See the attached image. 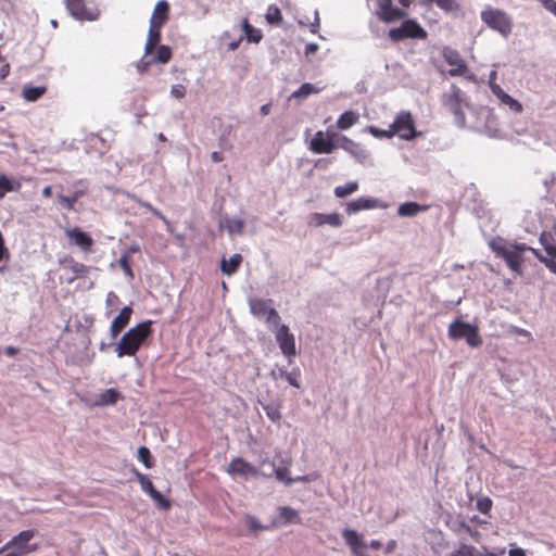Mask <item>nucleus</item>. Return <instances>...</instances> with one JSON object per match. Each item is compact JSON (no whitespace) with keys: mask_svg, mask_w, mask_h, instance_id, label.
I'll use <instances>...</instances> for the list:
<instances>
[{"mask_svg":"<svg viewBox=\"0 0 556 556\" xmlns=\"http://www.w3.org/2000/svg\"><path fill=\"white\" fill-rule=\"evenodd\" d=\"M20 188V181L10 179L4 174H0V199H3L9 192L17 191Z\"/></svg>","mask_w":556,"mask_h":556,"instance_id":"28","label":"nucleus"},{"mask_svg":"<svg viewBox=\"0 0 556 556\" xmlns=\"http://www.w3.org/2000/svg\"><path fill=\"white\" fill-rule=\"evenodd\" d=\"M388 37L393 42H399L405 39H420L425 40L428 37L426 29L416 20H406L399 27L391 28L388 31Z\"/></svg>","mask_w":556,"mask_h":556,"instance_id":"6","label":"nucleus"},{"mask_svg":"<svg viewBox=\"0 0 556 556\" xmlns=\"http://www.w3.org/2000/svg\"><path fill=\"white\" fill-rule=\"evenodd\" d=\"M47 91L45 86H25L23 88V97L27 101H37L41 98Z\"/></svg>","mask_w":556,"mask_h":556,"instance_id":"32","label":"nucleus"},{"mask_svg":"<svg viewBox=\"0 0 556 556\" xmlns=\"http://www.w3.org/2000/svg\"><path fill=\"white\" fill-rule=\"evenodd\" d=\"M117 301H118V296L112 291L109 292V294L106 296L108 304H112L113 302H117Z\"/></svg>","mask_w":556,"mask_h":556,"instance_id":"59","label":"nucleus"},{"mask_svg":"<svg viewBox=\"0 0 556 556\" xmlns=\"http://www.w3.org/2000/svg\"><path fill=\"white\" fill-rule=\"evenodd\" d=\"M476 548L471 545L462 544L451 556H475Z\"/></svg>","mask_w":556,"mask_h":556,"instance_id":"46","label":"nucleus"},{"mask_svg":"<svg viewBox=\"0 0 556 556\" xmlns=\"http://www.w3.org/2000/svg\"><path fill=\"white\" fill-rule=\"evenodd\" d=\"M9 72H10V64L0 54V79L7 77L9 75Z\"/></svg>","mask_w":556,"mask_h":556,"instance_id":"52","label":"nucleus"},{"mask_svg":"<svg viewBox=\"0 0 556 556\" xmlns=\"http://www.w3.org/2000/svg\"><path fill=\"white\" fill-rule=\"evenodd\" d=\"M71 269L72 271L76 275V276H85L89 273V269H88V266H86L85 264L83 263H74L72 266H71Z\"/></svg>","mask_w":556,"mask_h":556,"instance_id":"51","label":"nucleus"},{"mask_svg":"<svg viewBox=\"0 0 556 556\" xmlns=\"http://www.w3.org/2000/svg\"><path fill=\"white\" fill-rule=\"evenodd\" d=\"M319 28H320V20H319V16H318V12H315V20L314 22L309 25V31L314 35L318 34L319 33Z\"/></svg>","mask_w":556,"mask_h":556,"instance_id":"54","label":"nucleus"},{"mask_svg":"<svg viewBox=\"0 0 556 556\" xmlns=\"http://www.w3.org/2000/svg\"><path fill=\"white\" fill-rule=\"evenodd\" d=\"M247 525L249 527V529L253 532H256V531H260V530H264L266 529L264 526L261 525V522L253 516H248L247 517Z\"/></svg>","mask_w":556,"mask_h":556,"instance_id":"49","label":"nucleus"},{"mask_svg":"<svg viewBox=\"0 0 556 556\" xmlns=\"http://www.w3.org/2000/svg\"><path fill=\"white\" fill-rule=\"evenodd\" d=\"M275 338L286 357L291 358L296 355L295 339L287 325L278 326Z\"/></svg>","mask_w":556,"mask_h":556,"instance_id":"11","label":"nucleus"},{"mask_svg":"<svg viewBox=\"0 0 556 556\" xmlns=\"http://www.w3.org/2000/svg\"><path fill=\"white\" fill-rule=\"evenodd\" d=\"M369 132L371 135H374L376 138H392L393 137L390 126L388 129H380L378 127L370 126Z\"/></svg>","mask_w":556,"mask_h":556,"instance_id":"47","label":"nucleus"},{"mask_svg":"<svg viewBox=\"0 0 556 556\" xmlns=\"http://www.w3.org/2000/svg\"><path fill=\"white\" fill-rule=\"evenodd\" d=\"M281 377H283L291 386L295 387V388H300V382H299V371H293V372H287V371H281Z\"/></svg>","mask_w":556,"mask_h":556,"instance_id":"48","label":"nucleus"},{"mask_svg":"<svg viewBox=\"0 0 556 556\" xmlns=\"http://www.w3.org/2000/svg\"><path fill=\"white\" fill-rule=\"evenodd\" d=\"M358 119V115L354 113L353 111H346L342 113L338 121H337V127L341 130H346L351 128Z\"/></svg>","mask_w":556,"mask_h":556,"instance_id":"30","label":"nucleus"},{"mask_svg":"<svg viewBox=\"0 0 556 556\" xmlns=\"http://www.w3.org/2000/svg\"><path fill=\"white\" fill-rule=\"evenodd\" d=\"M153 54L154 55L152 58V62L160 63V64L168 63L173 56L170 47L165 46V45H161V46L159 45L155 48Z\"/></svg>","mask_w":556,"mask_h":556,"instance_id":"29","label":"nucleus"},{"mask_svg":"<svg viewBox=\"0 0 556 556\" xmlns=\"http://www.w3.org/2000/svg\"><path fill=\"white\" fill-rule=\"evenodd\" d=\"M169 18V4L166 0L156 2L150 18V24L163 27Z\"/></svg>","mask_w":556,"mask_h":556,"instance_id":"19","label":"nucleus"},{"mask_svg":"<svg viewBox=\"0 0 556 556\" xmlns=\"http://www.w3.org/2000/svg\"><path fill=\"white\" fill-rule=\"evenodd\" d=\"M442 56L444 61L451 66L448 70V75L456 76H466L468 79H473L472 75H468L469 68L466 64L465 60L462 58L460 53L452 49L450 47H445L442 50Z\"/></svg>","mask_w":556,"mask_h":556,"instance_id":"8","label":"nucleus"},{"mask_svg":"<svg viewBox=\"0 0 556 556\" xmlns=\"http://www.w3.org/2000/svg\"><path fill=\"white\" fill-rule=\"evenodd\" d=\"M338 147L356 157L365 156V151L361 148V146L344 135H338L337 148Z\"/></svg>","mask_w":556,"mask_h":556,"instance_id":"23","label":"nucleus"},{"mask_svg":"<svg viewBox=\"0 0 556 556\" xmlns=\"http://www.w3.org/2000/svg\"><path fill=\"white\" fill-rule=\"evenodd\" d=\"M444 105L456 116H462V91L458 87L452 86L451 92L445 96Z\"/></svg>","mask_w":556,"mask_h":556,"instance_id":"20","label":"nucleus"},{"mask_svg":"<svg viewBox=\"0 0 556 556\" xmlns=\"http://www.w3.org/2000/svg\"><path fill=\"white\" fill-rule=\"evenodd\" d=\"M542 5L556 16V0H540Z\"/></svg>","mask_w":556,"mask_h":556,"instance_id":"53","label":"nucleus"},{"mask_svg":"<svg viewBox=\"0 0 556 556\" xmlns=\"http://www.w3.org/2000/svg\"><path fill=\"white\" fill-rule=\"evenodd\" d=\"M243 257L241 254L236 253L230 258L223 257L220 261V270L224 275L231 276L239 269Z\"/></svg>","mask_w":556,"mask_h":556,"instance_id":"25","label":"nucleus"},{"mask_svg":"<svg viewBox=\"0 0 556 556\" xmlns=\"http://www.w3.org/2000/svg\"><path fill=\"white\" fill-rule=\"evenodd\" d=\"M482 22L493 30L498 31L504 37L510 35L513 21L509 15L498 9L486 8L481 12Z\"/></svg>","mask_w":556,"mask_h":556,"instance_id":"4","label":"nucleus"},{"mask_svg":"<svg viewBox=\"0 0 556 556\" xmlns=\"http://www.w3.org/2000/svg\"><path fill=\"white\" fill-rule=\"evenodd\" d=\"M119 393L115 389H108L101 394V404H114L118 400Z\"/></svg>","mask_w":556,"mask_h":556,"instance_id":"42","label":"nucleus"},{"mask_svg":"<svg viewBox=\"0 0 556 556\" xmlns=\"http://www.w3.org/2000/svg\"><path fill=\"white\" fill-rule=\"evenodd\" d=\"M70 14L77 20L92 21L97 14L86 7L85 0H65Z\"/></svg>","mask_w":556,"mask_h":556,"instance_id":"16","label":"nucleus"},{"mask_svg":"<svg viewBox=\"0 0 556 556\" xmlns=\"http://www.w3.org/2000/svg\"><path fill=\"white\" fill-rule=\"evenodd\" d=\"M132 315V308L125 306L121 309L119 314L113 319L110 328L111 337L116 338L123 329L129 324Z\"/></svg>","mask_w":556,"mask_h":556,"instance_id":"18","label":"nucleus"},{"mask_svg":"<svg viewBox=\"0 0 556 556\" xmlns=\"http://www.w3.org/2000/svg\"><path fill=\"white\" fill-rule=\"evenodd\" d=\"M358 190V184L356 181H349L343 186H337L333 193L337 198H345Z\"/></svg>","mask_w":556,"mask_h":556,"instance_id":"38","label":"nucleus"},{"mask_svg":"<svg viewBox=\"0 0 556 556\" xmlns=\"http://www.w3.org/2000/svg\"><path fill=\"white\" fill-rule=\"evenodd\" d=\"M491 90L494 93V96L497 97V99L509 106L510 110H513L516 113H520L522 111V105L519 101L515 100L513 97L507 94L501 86L497 84H491Z\"/></svg>","mask_w":556,"mask_h":556,"instance_id":"22","label":"nucleus"},{"mask_svg":"<svg viewBox=\"0 0 556 556\" xmlns=\"http://www.w3.org/2000/svg\"><path fill=\"white\" fill-rule=\"evenodd\" d=\"M132 473L140 483V486L143 492L149 494L150 496L156 492L157 490L154 488L153 482L143 473H141L138 469L132 468Z\"/></svg>","mask_w":556,"mask_h":556,"instance_id":"31","label":"nucleus"},{"mask_svg":"<svg viewBox=\"0 0 556 556\" xmlns=\"http://www.w3.org/2000/svg\"><path fill=\"white\" fill-rule=\"evenodd\" d=\"M225 228L230 235H241L244 229V222L241 218H227L225 220Z\"/></svg>","mask_w":556,"mask_h":556,"instance_id":"37","label":"nucleus"},{"mask_svg":"<svg viewBox=\"0 0 556 556\" xmlns=\"http://www.w3.org/2000/svg\"><path fill=\"white\" fill-rule=\"evenodd\" d=\"M5 353L10 356H13L17 353V349L13 348V346H8L5 349Z\"/></svg>","mask_w":556,"mask_h":556,"instance_id":"63","label":"nucleus"},{"mask_svg":"<svg viewBox=\"0 0 556 556\" xmlns=\"http://www.w3.org/2000/svg\"><path fill=\"white\" fill-rule=\"evenodd\" d=\"M35 535L36 531L31 529L21 531L0 547V556H27L36 552L38 545L30 543Z\"/></svg>","mask_w":556,"mask_h":556,"instance_id":"3","label":"nucleus"},{"mask_svg":"<svg viewBox=\"0 0 556 556\" xmlns=\"http://www.w3.org/2000/svg\"><path fill=\"white\" fill-rule=\"evenodd\" d=\"M427 208L428 205H420L416 202H405L399 206L397 214L401 216H415Z\"/></svg>","mask_w":556,"mask_h":556,"instance_id":"26","label":"nucleus"},{"mask_svg":"<svg viewBox=\"0 0 556 556\" xmlns=\"http://www.w3.org/2000/svg\"><path fill=\"white\" fill-rule=\"evenodd\" d=\"M137 456H138V459L147 467V468H152L153 467V459H152V455H151V452L148 447L146 446H140L138 448V453H137Z\"/></svg>","mask_w":556,"mask_h":556,"instance_id":"41","label":"nucleus"},{"mask_svg":"<svg viewBox=\"0 0 556 556\" xmlns=\"http://www.w3.org/2000/svg\"><path fill=\"white\" fill-rule=\"evenodd\" d=\"M139 250L140 248L138 244H131L125 253H127L130 256V254L137 253L139 252Z\"/></svg>","mask_w":556,"mask_h":556,"instance_id":"61","label":"nucleus"},{"mask_svg":"<svg viewBox=\"0 0 556 556\" xmlns=\"http://www.w3.org/2000/svg\"><path fill=\"white\" fill-rule=\"evenodd\" d=\"M320 90L321 88L315 87L313 84L304 83L292 93V98H305L312 93H318Z\"/></svg>","mask_w":556,"mask_h":556,"instance_id":"40","label":"nucleus"},{"mask_svg":"<svg viewBox=\"0 0 556 556\" xmlns=\"http://www.w3.org/2000/svg\"><path fill=\"white\" fill-rule=\"evenodd\" d=\"M83 191H75L72 195L68 197L59 194L58 201L63 207L67 208L68 211H72L74 210L75 203L79 200L80 197H83Z\"/></svg>","mask_w":556,"mask_h":556,"instance_id":"36","label":"nucleus"},{"mask_svg":"<svg viewBox=\"0 0 556 556\" xmlns=\"http://www.w3.org/2000/svg\"><path fill=\"white\" fill-rule=\"evenodd\" d=\"M42 195L45 198H50L52 195V187L51 186H46L42 190Z\"/></svg>","mask_w":556,"mask_h":556,"instance_id":"62","label":"nucleus"},{"mask_svg":"<svg viewBox=\"0 0 556 556\" xmlns=\"http://www.w3.org/2000/svg\"><path fill=\"white\" fill-rule=\"evenodd\" d=\"M66 238L71 244L79 247L84 252H90L93 245L92 237L78 227L67 228Z\"/></svg>","mask_w":556,"mask_h":556,"instance_id":"14","label":"nucleus"},{"mask_svg":"<svg viewBox=\"0 0 556 556\" xmlns=\"http://www.w3.org/2000/svg\"><path fill=\"white\" fill-rule=\"evenodd\" d=\"M289 471L285 467H279L275 469V476L277 480L285 482L286 485H291L293 482H308L309 479L307 477H296V478H290L288 476Z\"/></svg>","mask_w":556,"mask_h":556,"instance_id":"33","label":"nucleus"},{"mask_svg":"<svg viewBox=\"0 0 556 556\" xmlns=\"http://www.w3.org/2000/svg\"><path fill=\"white\" fill-rule=\"evenodd\" d=\"M242 27L244 30V34L247 36L248 41L258 43L263 37L262 31L255 27H253L248 18H244L242 21Z\"/></svg>","mask_w":556,"mask_h":556,"instance_id":"34","label":"nucleus"},{"mask_svg":"<svg viewBox=\"0 0 556 556\" xmlns=\"http://www.w3.org/2000/svg\"><path fill=\"white\" fill-rule=\"evenodd\" d=\"M462 528H463V529H464L468 534H470L471 536H477V535H478V532H477V531H473V530L471 529V527H470V526H468V525H466V523H463V525H462Z\"/></svg>","mask_w":556,"mask_h":556,"instance_id":"60","label":"nucleus"},{"mask_svg":"<svg viewBox=\"0 0 556 556\" xmlns=\"http://www.w3.org/2000/svg\"><path fill=\"white\" fill-rule=\"evenodd\" d=\"M489 245L496 257L504 260L507 267L519 275L522 274V264L528 252L539 256V251L526 243L511 242L502 237L493 238Z\"/></svg>","mask_w":556,"mask_h":556,"instance_id":"1","label":"nucleus"},{"mask_svg":"<svg viewBox=\"0 0 556 556\" xmlns=\"http://www.w3.org/2000/svg\"><path fill=\"white\" fill-rule=\"evenodd\" d=\"M150 497L160 509L168 510L172 506L169 500L163 496L159 491L154 492Z\"/></svg>","mask_w":556,"mask_h":556,"instance_id":"43","label":"nucleus"},{"mask_svg":"<svg viewBox=\"0 0 556 556\" xmlns=\"http://www.w3.org/2000/svg\"><path fill=\"white\" fill-rule=\"evenodd\" d=\"M269 110H270V105L269 104H264L261 106V114L262 115H267L269 113Z\"/></svg>","mask_w":556,"mask_h":556,"instance_id":"64","label":"nucleus"},{"mask_svg":"<svg viewBox=\"0 0 556 556\" xmlns=\"http://www.w3.org/2000/svg\"><path fill=\"white\" fill-rule=\"evenodd\" d=\"M553 236L548 232H542L540 236V243L543 245L547 256L544 257L540 252L539 256H536L541 262H543L546 267L556 274V245L553 243Z\"/></svg>","mask_w":556,"mask_h":556,"instance_id":"12","label":"nucleus"},{"mask_svg":"<svg viewBox=\"0 0 556 556\" xmlns=\"http://www.w3.org/2000/svg\"><path fill=\"white\" fill-rule=\"evenodd\" d=\"M261 405L266 413V416L273 422H279L281 419V403L280 402H270V403H262Z\"/></svg>","mask_w":556,"mask_h":556,"instance_id":"27","label":"nucleus"},{"mask_svg":"<svg viewBox=\"0 0 556 556\" xmlns=\"http://www.w3.org/2000/svg\"><path fill=\"white\" fill-rule=\"evenodd\" d=\"M152 320H144L126 331L115 348L118 357L135 356L152 334Z\"/></svg>","mask_w":556,"mask_h":556,"instance_id":"2","label":"nucleus"},{"mask_svg":"<svg viewBox=\"0 0 556 556\" xmlns=\"http://www.w3.org/2000/svg\"><path fill=\"white\" fill-rule=\"evenodd\" d=\"M448 337L453 340L465 339L471 348H478L483 343L478 327L460 319H456L448 326Z\"/></svg>","mask_w":556,"mask_h":556,"instance_id":"5","label":"nucleus"},{"mask_svg":"<svg viewBox=\"0 0 556 556\" xmlns=\"http://www.w3.org/2000/svg\"><path fill=\"white\" fill-rule=\"evenodd\" d=\"M279 517L285 521V523L301 522L298 511L289 506L279 507Z\"/></svg>","mask_w":556,"mask_h":556,"instance_id":"35","label":"nucleus"},{"mask_svg":"<svg viewBox=\"0 0 556 556\" xmlns=\"http://www.w3.org/2000/svg\"><path fill=\"white\" fill-rule=\"evenodd\" d=\"M378 206V202L375 199L371 198H364L361 197L356 200H353L349 203H346L345 211L348 214H355L357 212L364 211V210H371Z\"/></svg>","mask_w":556,"mask_h":556,"instance_id":"21","label":"nucleus"},{"mask_svg":"<svg viewBox=\"0 0 556 556\" xmlns=\"http://www.w3.org/2000/svg\"><path fill=\"white\" fill-rule=\"evenodd\" d=\"M226 471L232 477L239 476L243 478L257 477L260 475L258 469L242 457L232 458Z\"/></svg>","mask_w":556,"mask_h":556,"instance_id":"13","label":"nucleus"},{"mask_svg":"<svg viewBox=\"0 0 556 556\" xmlns=\"http://www.w3.org/2000/svg\"><path fill=\"white\" fill-rule=\"evenodd\" d=\"M338 134L318 130L312 138L308 149L315 154H329L337 149Z\"/></svg>","mask_w":556,"mask_h":556,"instance_id":"7","label":"nucleus"},{"mask_svg":"<svg viewBox=\"0 0 556 556\" xmlns=\"http://www.w3.org/2000/svg\"><path fill=\"white\" fill-rule=\"evenodd\" d=\"M343 223L342 216L339 213L323 214L313 213L309 215L308 225L320 227L323 225H330L332 227H340Z\"/></svg>","mask_w":556,"mask_h":556,"instance_id":"17","label":"nucleus"},{"mask_svg":"<svg viewBox=\"0 0 556 556\" xmlns=\"http://www.w3.org/2000/svg\"><path fill=\"white\" fill-rule=\"evenodd\" d=\"M376 4V15L381 22L394 23L407 16V12L394 7L392 0H377Z\"/></svg>","mask_w":556,"mask_h":556,"instance_id":"10","label":"nucleus"},{"mask_svg":"<svg viewBox=\"0 0 556 556\" xmlns=\"http://www.w3.org/2000/svg\"><path fill=\"white\" fill-rule=\"evenodd\" d=\"M492 500L488 496L480 497L477 501V508L482 514H489L492 508Z\"/></svg>","mask_w":556,"mask_h":556,"instance_id":"45","label":"nucleus"},{"mask_svg":"<svg viewBox=\"0 0 556 556\" xmlns=\"http://www.w3.org/2000/svg\"><path fill=\"white\" fill-rule=\"evenodd\" d=\"M318 48L319 47H318L317 43H313L312 42V43L306 45V47H305V55L308 56L311 54L316 53L318 51Z\"/></svg>","mask_w":556,"mask_h":556,"instance_id":"55","label":"nucleus"},{"mask_svg":"<svg viewBox=\"0 0 556 556\" xmlns=\"http://www.w3.org/2000/svg\"><path fill=\"white\" fill-rule=\"evenodd\" d=\"M508 555L509 556H526V552L522 548L517 547V548L509 549Z\"/></svg>","mask_w":556,"mask_h":556,"instance_id":"57","label":"nucleus"},{"mask_svg":"<svg viewBox=\"0 0 556 556\" xmlns=\"http://www.w3.org/2000/svg\"><path fill=\"white\" fill-rule=\"evenodd\" d=\"M390 127L392 135H397L401 139L412 140L416 137L414 119L409 112L399 113Z\"/></svg>","mask_w":556,"mask_h":556,"instance_id":"9","label":"nucleus"},{"mask_svg":"<svg viewBox=\"0 0 556 556\" xmlns=\"http://www.w3.org/2000/svg\"><path fill=\"white\" fill-rule=\"evenodd\" d=\"M211 159H212V161H213V162H215V163H219V162H222V161L224 160V157H223L222 153H220V152H217V151L212 152V154H211Z\"/></svg>","mask_w":556,"mask_h":556,"instance_id":"58","label":"nucleus"},{"mask_svg":"<svg viewBox=\"0 0 556 556\" xmlns=\"http://www.w3.org/2000/svg\"><path fill=\"white\" fill-rule=\"evenodd\" d=\"M163 27L154 26L150 24L148 38L144 45V53L146 55L153 54L155 48L159 46L161 41V31Z\"/></svg>","mask_w":556,"mask_h":556,"instance_id":"24","label":"nucleus"},{"mask_svg":"<svg viewBox=\"0 0 556 556\" xmlns=\"http://www.w3.org/2000/svg\"><path fill=\"white\" fill-rule=\"evenodd\" d=\"M251 312L254 315L265 317L267 323L278 324L280 316L278 312L268 305V302L262 299L251 301Z\"/></svg>","mask_w":556,"mask_h":556,"instance_id":"15","label":"nucleus"},{"mask_svg":"<svg viewBox=\"0 0 556 556\" xmlns=\"http://www.w3.org/2000/svg\"><path fill=\"white\" fill-rule=\"evenodd\" d=\"M170 94L176 99H182L186 96V87L180 84L173 85L170 88Z\"/></svg>","mask_w":556,"mask_h":556,"instance_id":"50","label":"nucleus"},{"mask_svg":"<svg viewBox=\"0 0 556 556\" xmlns=\"http://www.w3.org/2000/svg\"><path fill=\"white\" fill-rule=\"evenodd\" d=\"M151 63H153V62H152V60H151V61H144V60H141V61L139 62V64H138V66H137V67H138V70H139V72H141V73H142V72H146V71L148 70V67H149V65H150Z\"/></svg>","mask_w":556,"mask_h":556,"instance_id":"56","label":"nucleus"},{"mask_svg":"<svg viewBox=\"0 0 556 556\" xmlns=\"http://www.w3.org/2000/svg\"><path fill=\"white\" fill-rule=\"evenodd\" d=\"M265 17L270 25H279L282 22V14L277 5H269Z\"/></svg>","mask_w":556,"mask_h":556,"instance_id":"39","label":"nucleus"},{"mask_svg":"<svg viewBox=\"0 0 556 556\" xmlns=\"http://www.w3.org/2000/svg\"><path fill=\"white\" fill-rule=\"evenodd\" d=\"M118 265L129 278H134V273L129 262V255L127 253L122 254V256L118 260Z\"/></svg>","mask_w":556,"mask_h":556,"instance_id":"44","label":"nucleus"}]
</instances>
